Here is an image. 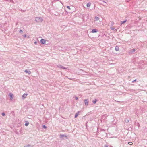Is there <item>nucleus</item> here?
Masks as SVG:
<instances>
[{"label":"nucleus","mask_w":147,"mask_h":147,"mask_svg":"<svg viewBox=\"0 0 147 147\" xmlns=\"http://www.w3.org/2000/svg\"><path fill=\"white\" fill-rule=\"evenodd\" d=\"M27 95V94H25V93L22 96V99L25 98L26 97Z\"/></svg>","instance_id":"nucleus-8"},{"label":"nucleus","mask_w":147,"mask_h":147,"mask_svg":"<svg viewBox=\"0 0 147 147\" xmlns=\"http://www.w3.org/2000/svg\"><path fill=\"white\" fill-rule=\"evenodd\" d=\"M60 138H63L64 137H67V136L63 134H60L59 136Z\"/></svg>","instance_id":"nucleus-10"},{"label":"nucleus","mask_w":147,"mask_h":147,"mask_svg":"<svg viewBox=\"0 0 147 147\" xmlns=\"http://www.w3.org/2000/svg\"><path fill=\"white\" fill-rule=\"evenodd\" d=\"M23 36H24V37H26V34H24V35H23Z\"/></svg>","instance_id":"nucleus-28"},{"label":"nucleus","mask_w":147,"mask_h":147,"mask_svg":"<svg viewBox=\"0 0 147 147\" xmlns=\"http://www.w3.org/2000/svg\"><path fill=\"white\" fill-rule=\"evenodd\" d=\"M43 20V19L41 17H36L35 18V21L37 22H42Z\"/></svg>","instance_id":"nucleus-1"},{"label":"nucleus","mask_w":147,"mask_h":147,"mask_svg":"<svg viewBox=\"0 0 147 147\" xmlns=\"http://www.w3.org/2000/svg\"><path fill=\"white\" fill-rule=\"evenodd\" d=\"M98 31V30L96 29H93L91 31L93 33H96Z\"/></svg>","instance_id":"nucleus-5"},{"label":"nucleus","mask_w":147,"mask_h":147,"mask_svg":"<svg viewBox=\"0 0 147 147\" xmlns=\"http://www.w3.org/2000/svg\"><path fill=\"white\" fill-rule=\"evenodd\" d=\"M135 51V49H133L131 50V53L134 52Z\"/></svg>","instance_id":"nucleus-14"},{"label":"nucleus","mask_w":147,"mask_h":147,"mask_svg":"<svg viewBox=\"0 0 147 147\" xmlns=\"http://www.w3.org/2000/svg\"><path fill=\"white\" fill-rule=\"evenodd\" d=\"M91 3L90 2L88 3L87 4V7H90L91 5Z\"/></svg>","instance_id":"nucleus-11"},{"label":"nucleus","mask_w":147,"mask_h":147,"mask_svg":"<svg viewBox=\"0 0 147 147\" xmlns=\"http://www.w3.org/2000/svg\"><path fill=\"white\" fill-rule=\"evenodd\" d=\"M136 81V79L134 80L132 82V83H134V82H135Z\"/></svg>","instance_id":"nucleus-27"},{"label":"nucleus","mask_w":147,"mask_h":147,"mask_svg":"<svg viewBox=\"0 0 147 147\" xmlns=\"http://www.w3.org/2000/svg\"><path fill=\"white\" fill-rule=\"evenodd\" d=\"M130 119V118H126L125 119V121L126 123H128Z\"/></svg>","instance_id":"nucleus-7"},{"label":"nucleus","mask_w":147,"mask_h":147,"mask_svg":"<svg viewBox=\"0 0 147 147\" xmlns=\"http://www.w3.org/2000/svg\"><path fill=\"white\" fill-rule=\"evenodd\" d=\"M37 43V42H35L34 44H36Z\"/></svg>","instance_id":"nucleus-31"},{"label":"nucleus","mask_w":147,"mask_h":147,"mask_svg":"<svg viewBox=\"0 0 147 147\" xmlns=\"http://www.w3.org/2000/svg\"><path fill=\"white\" fill-rule=\"evenodd\" d=\"M84 103L86 105H87L88 104V99H86L84 100Z\"/></svg>","instance_id":"nucleus-3"},{"label":"nucleus","mask_w":147,"mask_h":147,"mask_svg":"<svg viewBox=\"0 0 147 147\" xmlns=\"http://www.w3.org/2000/svg\"><path fill=\"white\" fill-rule=\"evenodd\" d=\"M105 147H108V146L107 145H105Z\"/></svg>","instance_id":"nucleus-32"},{"label":"nucleus","mask_w":147,"mask_h":147,"mask_svg":"<svg viewBox=\"0 0 147 147\" xmlns=\"http://www.w3.org/2000/svg\"><path fill=\"white\" fill-rule=\"evenodd\" d=\"M24 147H30V146L29 145H28L26 146H25Z\"/></svg>","instance_id":"nucleus-23"},{"label":"nucleus","mask_w":147,"mask_h":147,"mask_svg":"<svg viewBox=\"0 0 147 147\" xmlns=\"http://www.w3.org/2000/svg\"><path fill=\"white\" fill-rule=\"evenodd\" d=\"M67 7L69 9V10H70L71 9V8L69 6H67Z\"/></svg>","instance_id":"nucleus-24"},{"label":"nucleus","mask_w":147,"mask_h":147,"mask_svg":"<svg viewBox=\"0 0 147 147\" xmlns=\"http://www.w3.org/2000/svg\"><path fill=\"white\" fill-rule=\"evenodd\" d=\"M79 111H78L75 114V117H74L75 118H76L79 115Z\"/></svg>","instance_id":"nucleus-9"},{"label":"nucleus","mask_w":147,"mask_h":147,"mask_svg":"<svg viewBox=\"0 0 147 147\" xmlns=\"http://www.w3.org/2000/svg\"><path fill=\"white\" fill-rule=\"evenodd\" d=\"M9 95L11 98H13L12 94L10 93L9 94Z\"/></svg>","instance_id":"nucleus-18"},{"label":"nucleus","mask_w":147,"mask_h":147,"mask_svg":"<svg viewBox=\"0 0 147 147\" xmlns=\"http://www.w3.org/2000/svg\"><path fill=\"white\" fill-rule=\"evenodd\" d=\"M101 1H102L103 2L105 3H106L108 1V0H104L103 1H102L101 0H100Z\"/></svg>","instance_id":"nucleus-16"},{"label":"nucleus","mask_w":147,"mask_h":147,"mask_svg":"<svg viewBox=\"0 0 147 147\" xmlns=\"http://www.w3.org/2000/svg\"><path fill=\"white\" fill-rule=\"evenodd\" d=\"M111 29L112 30H115V28H113V27H112L111 28Z\"/></svg>","instance_id":"nucleus-26"},{"label":"nucleus","mask_w":147,"mask_h":147,"mask_svg":"<svg viewBox=\"0 0 147 147\" xmlns=\"http://www.w3.org/2000/svg\"><path fill=\"white\" fill-rule=\"evenodd\" d=\"M126 21H127V20H125L124 21H121V24H123L124 23H125L126 22Z\"/></svg>","instance_id":"nucleus-13"},{"label":"nucleus","mask_w":147,"mask_h":147,"mask_svg":"<svg viewBox=\"0 0 147 147\" xmlns=\"http://www.w3.org/2000/svg\"><path fill=\"white\" fill-rule=\"evenodd\" d=\"M136 125L139 126V124L138 123H137Z\"/></svg>","instance_id":"nucleus-30"},{"label":"nucleus","mask_w":147,"mask_h":147,"mask_svg":"<svg viewBox=\"0 0 147 147\" xmlns=\"http://www.w3.org/2000/svg\"><path fill=\"white\" fill-rule=\"evenodd\" d=\"M29 124V123H25V125L26 126H27Z\"/></svg>","instance_id":"nucleus-19"},{"label":"nucleus","mask_w":147,"mask_h":147,"mask_svg":"<svg viewBox=\"0 0 147 147\" xmlns=\"http://www.w3.org/2000/svg\"><path fill=\"white\" fill-rule=\"evenodd\" d=\"M78 98L77 97H75V99L76 100H78Z\"/></svg>","instance_id":"nucleus-29"},{"label":"nucleus","mask_w":147,"mask_h":147,"mask_svg":"<svg viewBox=\"0 0 147 147\" xmlns=\"http://www.w3.org/2000/svg\"><path fill=\"white\" fill-rule=\"evenodd\" d=\"M42 127L45 129L47 127L45 125H43L42 126Z\"/></svg>","instance_id":"nucleus-21"},{"label":"nucleus","mask_w":147,"mask_h":147,"mask_svg":"<svg viewBox=\"0 0 147 147\" xmlns=\"http://www.w3.org/2000/svg\"><path fill=\"white\" fill-rule=\"evenodd\" d=\"M57 67H58L62 69H67V68L65 67H64L61 65H58L57 66Z\"/></svg>","instance_id":"nucleus-2"},{"label":"nucleus","mask_w":147,"mask_h":147,"mask_svg":"<svg viewBox=\"0 0 147 147\" xmlns=\"http://www.w3.org/2000/svg\"><path fill=\"white\" fill-rule=\"evenodd\" d=\"M95 20H99V18L98 17H97V16H96L95 17Z\"/></svg>","instance_id":"nucleus-17"},{"label":"nucleus","mask_w":147,"mask_h":147,"mask_svg":"<svg viewBox=\"0 0 147 147\" xmlns=\"http://www.w3.org/2000/svg\"><path fill=\"white\" fill-rule=\"evenodd\" d=\"M19 33L20 34H22L23 33V31L22 30H20L19 31Z\"/></svg>","instance_id":"nucleus-20"},{"label":"nucleus","mask_w":147,"mask_h":147,"mask_svg":"<svg viewBox=\"0 0 147 147\" xmlns=\"http://www.w3.org/2000/svg\"><path fill=\"white\" fill-rule=\"evenodd\" d=\"M24 72H26L28 74H31V71L30 70L26 69L24 71Z\"/></svg>","instance_id":"nucleus-6"},{"label":"nucleus","mask_w":147,"mask_h":147,"mask_svg":"<svg viewBox=\"0 0 147 147\" xmlns=\"http://www.w3.org/2000/svg\"><path fill=\"white\" fill-rule=\"evenodd\" d=\"M97 100L96 99H95V100L92 101V102L94 104H95L96 103V102H97Z\"/></svg>","instance_id":"nucleus-15"},{"label":"nucleus","mask_w":147,"mask_h":147,"mask_svg":"<svg viewBox=\"0 0 147 147\" xmlns=\"http://www.w3.org/2000/svg\"><path fill=\"white\" fill-rule=\"evenodd\" d=\"M2 115L3 116H5V114L4 112H3L2 113Z\"/></svg>","instance_id":"nucleus-22"},{"label":"nucleus","mask_w":147,"mask_h":147,"mask_svg":"<svg viewBox=\"0 0 147 147\" xmlns=\"http://www.w3.org/2000/svg\"><path fill=\"white\" fill-rule=\"evenodd\" d=\"M119 50V47L118 46H116L115 47V50L116 51H118Z\"/></svg>","instance_id":"nucleus-12"},{"label":"nucleus","mask_w":147,"mask_h":147,"mask_svg":"<svg viewBox=\"0 0 147 147\" xmlns=\"http://www.w3.org/2000/svg\"><path fill=\"white\" fill-rule=\"evenodd\" d=\"M40 42L42 44H45L46 42V40L43 39H42L40 40Z\"/></svg>","instance_id":"nucleus-4"},{"label":"nucleus","mask_w":147,"mask_h":147,"mask_svg":"<svg viewBox=\"0 0 147 147\" xmlns=\"http://www.w3.org/2000/svg\"><path fill=\"white\" fill-rule=\"evenodd\" d=\"M128 144L129 145H132L133 144V143L132 142H130L128 143Z\"/></svg>","instance_id":"nucleus-25"}]
</instances>
